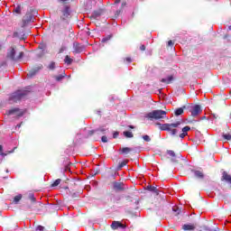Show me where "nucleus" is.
Masks as SVG:
<instances>
[{
  "mask_svg": "<svg viewBox=\"0 0 231 231\" xmlns=\"http://www.w3.org/2000/svg\"><path fill=\"white\" fill-rule=\"evenodd\" d=\"M111 228H113V230H117V228H126V226L122 224L121 222L118 221H114L111 225Z\"/></svg>",
  "mask_w": 231,
  "mask_h": 231,
  "instance_id": "8",
  "label": "nucleus"
},
{
  "mask_svg": "<svg viewBox=\"0 0 231 231\" xmlns=\"http://www.w3.org/2000/svg\"><path fill=\"white\" fill-rule=\"evenodd\" d=\"M167 154L168 156H171V158H176V152H174L172 150H168Z\"/></svg>",
  "mask_w": 231,
  "mask_h": 231,
  "instance_id": "17",
  "label": "nucleus"
},
{
  "mask_svg": "<svg viewBox=\"0 0 231 231\" xmlns=\"http://www.w3.org/2000/svg\"><path fill=\"white\" fill-rule=\"evenodd\" d=\"M49 68L50 69H55V62L51 61Z\"/></svg>",
  "mask_w": 231,
  "mask_h": 231,
  "instance_id": "27",
  "label": "nucleus"
},
{
  "mask_svg": "<svg viewBox=\"0 0 231 231\" xmlns=\"http://www.w3.org/2000/svg\"><path fill=\"white\" fill-rule=\"evenodd\" d=\"M65 50H66L65 46L61 47L60 50V53H62V51H65Z\"/></svg>",
  "mask_w": 231,
  "mask_h": 231,
  "instance_id": "39",
  "label": "nucleus"
},
{
  "mask_svg": "<svg viewBox=\"0 0 231 231\" xmlns=\"http://www.w3.org/2000/svg\"><path fill=\"white\" fill-rule=\"evenodd\" d=\"M140 50L141 51H145V45H141Z\"/></svg>",
  "mask_w": 231,
  "mask_h": 231,
  "instance_id": "36",
  "label": "nucleus"
},
{
  "mask_svg": "<svg viewBox=\"0 0 231 231\" xmlns=\"http://www.w3.org/2000/svg\"><path fill=\"white\" fill-rule=\"evenodd\" d=\"M183 230H194V228H196V226H194V225H190V224H186L182 226Z\"/></svg>",
  "mask_w": 231,
  "mask_h": 231,
  "instance_id": "13",
  "label": "nucleus"
},
{
  "mask_svg": "<svg viewBox=\"0 0 231 231\" xmlns=\"http://www.w3.org/2000/svg\"><path fill=\"white\" fill-rule=\"evenodd\" d=\"M118 136V132L114 133V138H116Z\"/></svg>",
  "mask_w": 231,
  "mask_h": 231,
  "instance_id": "42",
  "label": "nucleus"
},
{
  "mask_svg": "<svg viewBox=\"0 0 231 231\" xmlns=\"http://www.w3.org/2000/svg\"><path fill=\"white\" fill-rule=\"evenodd\" d=\"M143 139L144 140V142H149L151 140V137L149 135H143Z\"/></svg>",
  "mask_w": 231,
  "mask_h": 231,
  "instance_id": "26",
  "label": "nucleus"
},
{
  "mask_svg": "<svg viewBox=\"0 0 231 231\" xmlns=\"http://www.w3.org/2000/svg\"><path fill=\"white\" fill-rule=\"evenodd\" d=\"M31 201H35V197L33 195L29 196Z\"/></svg>",
  "mask_w": 231,
  "mask_h": 231,
  "instance_id": "37",
  "label": "nucleus"
},
{
  "mask_svg": "<svg viewBox=\"0 0 231 231\" xmlns=\"http://www.w3.org/2000/svg\"><path fill=\"white\" fill-rule=\"evenodd\" d=\"M106 41H107V39H103V42H106Z\"/></svg>",
  "mask_w": 231,
  "mask_h": 231,
  "instance_id": "46",
  "label": "nucleus"
},
{
  "mask_svg": "<svg viewBox=\"0 0 231 231\" xmlns=\"http://www.w3.org/2000/svg\"><path fill=\"white\" fill-rule=\"evenodd\" d=\"M30 23H33V15H32V14H26L23 18V28L28 26Z\"/></svg>",
  "mask_w": 231,
  "mask_h": 231,
  "instance_id": "5",
  "label": "nucleus"
},
{
  "mask_svg": "<svg viewBox=\"0 0 231 231\" xmlns=\"http://www.w3.org/2000/svg\"><path fill=\"white\" fill-rule=\"evenodd\" d=\"M25 95H28L27 90H18L10 97L9 100L10 102H17V100H21Z\"/></svg>",
  "mask_w": 231,
  "mask_h": 231,
  "instance_id": "3",
  "label": "nucleus"
},
{
  "mask_svg": "<svg viewBox=\"0 0 231 231\" xmlns=\"http://www.w3.org/2000/svg\"><path fill=\"white\" fill-rule=\"evenodd\" d=\"M187 133H184L182 132L180 134V138H185V136H187Z\"/></svg>",
  "mask_w": 231,
  "mask_h": 231,
  "instance_id": "31",
  "label": "nucleus"
},
{
  "mask_svg": "<svg viewBox=\"0 0 231 231\" xmlns=\"http://www.w3.org/2000/svg\"><path fill=\"white\" fill-rule=\"evenodd\" d=\"M129 127H130V129H134V126H133V125H130Z\"/></svg>",
  "mask_w": 231,
  "mask_h": 231,
  "instance_id": "44",
  "label": "nucleus"
},
{
  "mask_svg": "<svg viewBox=\"0 0 231 231\" xmlns=\"http://www.w3.org/2000/svg\"><path fill=\"white\" fill-rule=\"evenodd\" d=\"M155 125H159L161 131H168L169 133H171V134L174 136L175 134H178V127L181 125V123L177 122V123L162 124V125L161 123H156Z\"/></svg>",
  "mask_w": 231,
  "mask_h": 231,
  "instance_id": "1",
  "label": "nucleus"
},
{
  "mask_svg": "<svg viewBox=\"0 0 231 231\" xmlns=\"http://www.w3.org/2000/svg\"><path fill=\"white\" fill-rule=\"evenodd\" d=\"M195 176L197 178H203L204 175H203V172L197 171H195Z\"/></svg>",
  "mask_w": 231,
  "mask_h": 231,
  "instance_id": "21",
  "label": "nucleus"
},
{
  "mask_svg": "<svg viewBox=\"0 0 231 231\" xmlns=\"http://www.w3.org/2000/svg\"><path fill=\"white\" fill-rule=\"evenodd\" d=\"M120 151L123 154H128V152H131L132 149L129 147H125L121 148Z\"/></svg>",
  "mask_w": 231,
  "mask_h": 231,
  "instance_id": "14",
  "label": "nucleus"
},
{
  "mask_svg": "<svg viewBox=\"0 0 231 231\" xmlns=\"http://www.w3.org/2000/svg\"><path fill=\"white\" fill-rule=\"evenodd\" d=\"M63 15L65 17H68V15H69V9L68 7L65 8V10L63 12Z\"/></svg>",
  "mask_w": 231,
  "mask_h": 231,
  "instance_id": "22",
  "label": "nucleus"
},
{
  "mask_svg": "<svg viewBox=\"0 0 231 231\" xmlns=\"http://www.w3.org/2000/svg\"><path fill=\"white\" fill-rule=\"evenodd\" d=\"M64 62H65V64L69 65V64H71V62H73V59L69 58V57L67 55V56L65 57V59H64Z\"/></svg>",
  "mask_w": 231,
  "mask_h": 231,
  "instance_id": "16",
  "label": "nucleus"
},
{
  "mask_svg": "<svg viewBox=\"0 0 231 231\" xmlns=\"http://www.w3.org/2000/svg\"><path fill=\"white\" fill-rule=\"evenodd\" d=\"M101 140H102V142H103L104 143H106V142H107V137H106V136H102V137H101Z\"/></svg>",
  "mask_w": 231,
  "mask_h": 231,
  "instance_id": "29",
  "label": "nucleus"
},
{
  "mask_svg": "<svg viewBox=\"0 0 231 231\" xmlns=\"http://www.w3.org/2000/svg\"><path fill=\"white\" fill-rule=\"evenodd\" d=\"M167 116V112L164 110H153L145 115V118L150 120H163Z\"/></svg>",
  "mask_w": 231,
  "mask_h": 231,
  "instance_id": "2",
  "label": "nucleus"
},
{
  "mask_svg": "<svg viewBox=\"0 0 231 231\" xmlns=\"http://www.w3.org/2000/svg\"><path fill=\"white\" fill-rule=\"evenodd\" d=\"M114 189L116 190H122V189H124V184L120 183V182H115L114 183Z\"/></svg>",
  "mask_w": 231,
  "mask_h": 231,
  "instance_id": "12",
  "label": "nucleus"
},
{
  "mask_svg": "<svg viewBox=\"0 0 231 231\" xmlns=\"http://www.w3.org/2000/svg\"><path fill=\"white\" fill-rule=\"evenodd\" d=\"M189 131H190V127L189 126H184L182 128V133H189Z\"/></svg>",
  "mask_w": 231,
  "mask_h": 231,
  "instance_id": "24",
  "label": "nucleus"
},
{
  "mask_svg": "<svg viewBox=\"0 0 231 231\" xmlns=\"http://www.w3.org/2000/svg\"><path fill=\"white\" fill-rule=\"evenodd\" d=\"M124 136H125V138H133L134 134L133 132H129V131H125L123 133Z\"/></svg>",
  "mask_w": 231,
  "mask_h": 231,
  "instance_id": "15",
  "label": "nucleus"
},
{
  "mask_svg": "<svg viewBox=\"0 0 231 231\" xmlns=\"http://www.w3.org/2000/svg\"><path fill=\"white\" fill-rule=\"evenodd\" d=\"M60 179H57L52 184L51 187H59V185H60Z\"/></svg>",
  "mask_w": 231,
  "mask_h": 231,
  "instance_id": "19",
  "label": "nucleus"
},
{
  "mask_svg": "<svg viewBox=\"0 0 231 231\" xmlns=\"http://www.w3.org/2000/svg\"><path fill=\"white\" fill-rule=\"evenodd\" d=\"M222 180H225L227 183H231V176L226 171L223 172Z\"/></svg>",
  "mask_w": 231,
  "mask_h": 231,
  "instance_id": "9",
  "label": "nucleus"
},
{
  "mask_svg": "<svg viewBox=\"0 0 231 231\" xmlns=\"http://www.w3.org/2000/svg\"><path fill=\"white\" fill-rule=\"evenodd\" d=\"M36 230H39V231H44V226H38Z\"/></svg>",
  "mask_w": 231,
  "mask_h": 231,
  "instance_id": "30",
  "label": "nucleus"
},
{
  "mask_svg": "<svg viewBox=\"0 0 231 231\" xmlns=\"http://www.w3.org/2000/svg\"><path fill=\"white\" fill-rule=\"evenodd\" d=\"M148 189H149L152 192H154V190H156V188H155V187H152V186H148Z\"/></svg>",
  "mask_w": 231,
  "mask_h": 231,
  "instance_id": "32",
  "label": "nucleus"
},
{
  "mask_svg": "<svg viewBox=\"0 0 231 231\" xmlns=\"http://www.w3.org/2000/svg\"><path fill=\"white\" fill-rule=\"evenodd\" d=\"M125 165H127V162H123L120 164V167H124V166H125Z\"/></svg>",
  "mask_w": 231,
  "mask_h": 231,
  "instance_id": "40",
  "label": "nucleus"
},
{
  "mask_svg": "<svg viewBox=\"0 0 231 231\" xmlns=\"http://www.w3.org/2000/svg\"><path fill=\"white\" fill-rule=\"evenodd\" d=\"M118 3H120V0H116V1H115V4H116V5H118Z\"/></svg>",
  "mask_w": 231,
  "mask_h": 231,
  "instance_id": "43",
  "label": "nucleus"
},
{
  "mask_svg": "<svg viewBox=\"0 0 231 231\" xmlns=\"http://www.w3.org/2000/svg\"><path fill=\"white\" fill-rule=\"evenodd\" d=\"M228 30H230V31H231V25L228 27Z\"/></svg>",
  "mask_w": 231,
  "mask_h": 231,
  "instance_id": "47",
  "label": "nucleus"
},
{
  "mask_svg": "<svg viewBox=\"0 0 231 231\" xmlns=\"http://www.w3.org/2000/svg\"><path fill=\"white\" fill-rule=\"evenodd\" d=\"M63 79V77L62 76H57L56 77V80L58 81V82H60V80Z\"/></svg>",
  "mask_w": 231,
  "mask_h": 231,
  "instance_id": "34",
  "label": "nucleus"
},
{
  "mask_svg": "<svg viewBox=\"0 0 231 231\" xmlns=\"http://www.w3.org/2000/svg\"><path fill=\"white\" fill-rule=\"evenodd\" d=\"M125 60L126 62H132L131 58H126Z\"/></svg>",
  "mask_w": 231,
  "mask_h": 231,
  "instance_id": "41",
  "label": "nucleus"
},
{
  "mask_svg": "<svg viewBox=\"0 0 231 231\" xmlns=\"http://www.w3.org/2000/svg\"><path fill=\"white\" fill-rule=\"evenodd\" d=\"M97 131H99L100 133H106V128L100 127Z\"/></svg>",
  "mask_w": 231,
  "mask_h": 231,
  "instance_id": "35",
  "label": "nucleus"
},
{
  "mask_svg": "<svg viewBox=\"0 0 231 231\" xmlns=\"http://www.w3.org/2000/svg\"><path fill=\"white\" fill-rule=\"evenodd\" d=\"M168 46H174V42H172V41H169L168 42Z\"/></svg>",
  "mask_w": 231,
  "mask_h": 231,
  "instance_id": "38",
  "label": "nucleus"
},
{
  "mask_svg": "<svg viewBox=\"0 0 231 231\" xmlns=\"http://www.w3.org/2000/svg\"><path fill=\"white\" fill-rule=\"evenodd\" d=\"M37 73V70H32L27 74V77H33Z\"/></svg>",
  "mask_w": 231,
  "mask_h": 231,
  "instance_id": "25",
  "label": "nucleus"
},
{
  "mask_svg": "<svg viewBox=\"0 0 231 231\" xmlns=\"http://www.w3.org/2000/svg\"><path fill=\"white\" fill-rule=\"evenodd\" d=\"M23 55H24L23 52H20V55L15 58V49L12 48L9 52L7 53V57L11 59L12 60H19V59L23 58Z\"/></svg>",
  "mask_w": 231,
  "mask_h": 231,
  "instance_id": "4",
  "label": "nucleus"
},
{
  "mask_svg": "<svg viewBox=\"0 0 231 231\" xmlns=\"http://www.w3.org/2000/svg\"><path fill=\"white\" fill-rule=\"evenodd\" d=\"M21 199H23V195H17V196L14 197V202L18 203V202L21 201Z\"/></svg>",
  "mask_w": 231,
  "mask_h": 231,
  "instance_id": "18",
  "label": "nucleus"
},
{
  "mask_svg": "<svg viewBox=\"0 0 231 231\" xmlns=\"http://www.w3.org/2000/svg\"><path fill=\"white\" fill-rule=\"evenodd\" d=\"M175 115L176 116H180V115H183V108H178L176 111H175Z\"/></svg>",
  "mask_w": 231,
  "mask_h": 231,
  "instance_id": "20",
  "label": "nucleus"
},
{
  "mask_svg": "<svg viewBox=\"0 0 231 231\" xmlns=\"http://www.w3.org/2000/svg\"><path fill=\"white\" fill-rule=\"evenodd\" d=\"M78 52H80V51H77Z\"/></svg>",
  "mask_w": 231,
  "mask_h": 231,
  "instance_id": "49",
  "label": "nucleus"
},
{
  "mask_svg": "<svg viewBox=\"0 0 231 231\" xmlns=\"http://www.w3.org/2000/svg\"><path fill=\"white\" fill-rule=\"evenodd\" d=\"M223 138H225V140H231V134H223Z\"/></svg>",
  "mask_w": 231,
  "mask_h": 231,
  "instance_id": "23",
  "label": "nucleus"
},
{
  "mask_svg": "<svg viewBox=\"0 0 231 231\" xmlns=\"http://www.w3.org/2000/svg\"><path fill=\"white\" fill-rule=\"evenodd\" d=\"M174 79V78L172 76H169L166 79H162L161 80V82H163L164 84H171L172 82V80Z\"/></svg>",
  "mask_w": 231,
  "mask_h": 231,
  "instance_id": "11",
  "label": "nucleus"
},
{
  "mask_svg": "<svg viewBox=\"0 0 231 231\" xmlns=\"http://www.w3.org/2000/svg\"><path fill=\"white\" fill-rule=\"evenodd\" d=\"M8 115H13L14 117H20L23 116V115H24V112H23V110L19 109V108H14L12 110H9Z\"/></svg>",
  "mask_w": 231,
  "mask_h": 231,
  "instance_id": "6",
  "label": "nucleus"
},
{
  "mask_svg": "<svg viewBox=\"0 0 231 231\" xmlns=\"http://www.w3.org/2000/svg\"><path fill=\"white\" fill-rule=\"evenodd\" d=\"M190 113H191V116H199V114L201 113V106L199 105L194 106Z\"/></svg>",
  "mask_w": 231,
  "mask_h": 231,
  "instance_id": "7",
  "label": "nucleus"
},
{
  "mask_svg": "<svg viewBox=\"0 0 231 231\" xmlns=\"http://www.w3.org/2000/svg\"><path fill=\"white\" fill-rule=\"evenodd\" d=\"M13 37L15 39V38H17V37H19V32H14V33H13Z\"/></svg>",
  "mask_w": 231,
  "mask_h": 231,
  "instance_id": "33",
  "label": "nucleus"
},
{
  "mask_svg": "<svg viewBox=\"0 0 231 231\" xmlns=\"http://www.w3.org/2000/svg\"><path fill=\"white\" fill-rule=\"evenodd\" d=\"M61 1H67V0H61Z\"/></svg>",
  "mask_w": 231,
  "mask_h": 231,
  "instance_id": "50",
  "label": "nucleus"
},
{
  "mask_svg": "<svg viewBox=\"0 0 231 231\" xmlns=\"http://www.w3.org/2000/svg\"><path fill=\"white\" fill-rule=\"evenodd\" d=\"M173 210L176 211V208H173Z\"/></svg>",
  "mask_w": 231,
  "mask_h": 231,
  "instance_id": "48",
  "label": "nucleus"
},
{
  "mask_svg": "<svg viewBox=\"0 0 231 231\" xmlns=\"http://www.w3.org/2000/svg\"><path fill=\"white\" fill-rule=\"evenodd\" d=\"M0 155L1 156H6V154L5 152H3V146L0 145Z\"/></svg>",
  "mask_w": 231,
  "mask_h": 231,
  "instance_id": "28",
  "label": "nucleus"
},
{
  "mask_svg": "<svg viewBox=\"0 0 231 231\" xmlns=\"http://www.w3.org/2000/svg\"><path fill=\"white\" fill-rule=\"evenodd\" d=\"M39 69H42V67H39L38 69H37V71H39Z\"/></svg>",
  "mask_w": 231,
  "mask_h": 231,
  "instance_id": "45",
  "label": "nucleus"
},
{
  "mask_svg": "<svg viewBox=\"0 0 231 231\" xmlns=\"http://www.w3.org/2000/svg\"><path fill=\"white\" fill-rule=\"evenodd\" d=\"M22 11H23V7L21 6V5H17V6H15L14 9L13 10V14L21 15Z\"/></svg>",
  "mask_w": 231,
  "mask_h": 231,
  "instance_id": "10",
  "label": "nucleus"
}]
</instances>
